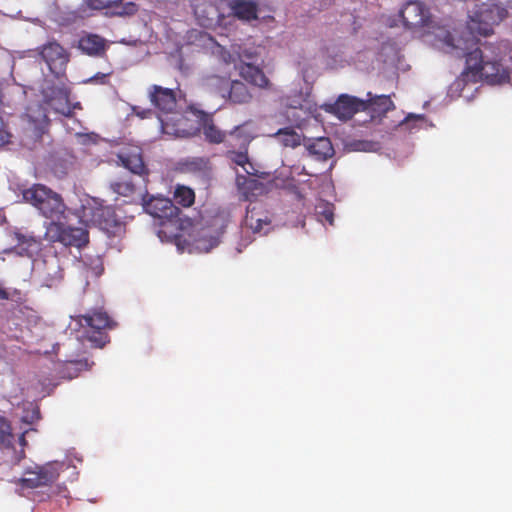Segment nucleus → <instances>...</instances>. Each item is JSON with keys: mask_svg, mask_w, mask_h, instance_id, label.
<instances>
[{"mask_svg": "<svg viewBox=\"0 0 512 512\" xmlns=\"http://www.w3.org/2000/svg\"><path fill=\"white\" fill-rule=\"evenodd\" d=\"M77 321L81 327L87 329V340L97 348H103L110 341L107 330L116 326V322L102 308L78 315Z\"/></svg>", "mask_w": 512, "mask_h": 512, "instance_id": "nucleus-3", "label": "nucleus"}, {"mask_svg": "<svg viewBox=\"0 0 512 512\" xmlns=\"http://www.w3.org/2000/svg\"><path fill=\"white\" fill-rule=\"evenodd\" d=\"M236 185L238 192L245 200H251L264 192V185L255 178L237 175Z\"/></svg>", "mask_w": 512, "mask_h": 512, "instance_id": "nucleus-18", "label": "nucleus"}, {"mask_svg": "<svg viewBox=\"0 0 512 512\" xmlns=\"http://www.w3.org/2000/svg\"><path fill=\"white\" fill-rule=\"evenodd\" d=\"M245 225L254 233H258L263 230L264 226L270 225V220L258 217L254 210H248L245 216Z\"/></svg>", "mask_w": 512, "mask_h": 512, "instance_id": "nucleus-29", "label": "nucleus"}, {"mask_svg": "<svg viewBox=\"0 0 512 512\" xmlns=\"http://www.w3.org/2000/svg\"><path fill=\"white\" fill-rule=\"evenodd\" d=\"M110 189L121 196L130 197L133 196L137 187L136 184L131 179L120 178L110 183Z\"/></svg>", "mask_w": 512, "mask_h": 512, "instance_id": "nucleus-28", "label": "nucleus"}, {"mask_svg": "<svg viewBox=\"0 0 512 512\" xmlns=\"http://www.w3.org/2000/svg\"><path fill=\"white\" fill-rule=\"evenodd\" d=\"M109 76H110V73H96L94 76H92L88 80V82L99 83V84H107Z\"/></svg>", "mask_w": 512, "mask_h": 512, "instance_id": "nucleus-35", "label": "nucleus"}, {"mask_svg": "<svg viewBox=\"0 0 512 512\" xmlns=\"http://www.w3.org/2000/svg\"><path fill=\"white\" fill-rule=\"evenodd\" d=\"M217 90L222 98L233 104H247L253 98L250 89L240 80L217 78Z\"/></svg>", "mask_w": 512, "mask_h": 512, "instance_id": "nucleus-9", "label": "nucleus"}, {"mask_svg": "<svg viewBox=\"0 0 512 512\" xmlns=\"http://www.w3.org/2000/svg\"><path fill=\"white\" fill-rule=\"evenodd\" d=\"M80 219L82 222H91L111 232H115V229L121 226V221L113 207L103 206L94 200L82 205Z\"/></svg>", "mask_w": 512, "mask_h": 512, "instance_id": "nucleus-5", "label": "nucleus"}, {"mask_svg": "<svg viewBox=\"0 0 512 512\" xmlns=\"http://www.w3.org/2000/svg\"><path fill=\"white\" fill-rule=\"evenodd\" d=\"M410 120L421 121L422 117L421 116H415V115H409L408 117L405 118L404 123L408 124Z\"/></svg>", "mask_w": 512, "mask_h": 512, "instance_id": "nucleus-39", "label": "nucleus"}, {"mask_svg": "<svg viewBox=\"0 0 512 512\" xmlns=\"http://www.w3.org/2000/svg\"><path fill=\"white\" fill-rule=\"evenodd\" d=\"M138 8L135 3L129 2L127 3L121 11H118L117 13L119 15H133L137 12Z\"/></svg>", "mask_w": 512, "mask_h": 512, "instance_id": "nucleus-36", "label": "nucleus"}, {"mask_svg": "<svg viewBox=\"0 0 512 512\" xmlns=\"http://www.w3.org/2000/svg\"><path fill=\"white\" fill-rule=\"evenodd\" d=\"M175 134L178 135V136H191L194 133L186 132L185 130L176 129L175 130Z\"/></svg>", "mask_w": 512, "mask_h": 512, "instance_id": "nucleus-40", "label": "nucleus"}, {"mask_svg": "<svg viewBox=\"0 0 512 512\" xmlns=\"http://www.w3.org/2000/svg\"><path fill=\"white\" fill-rule=\"evenodd\" d=\"M133 112L139 116L141 119H144V118H149L151 117L152 115L155 114V111L153 110H150V109H142L138 106H135L133 107Z\"/></svg>", "mask_w": 512, "mask_h": 512, "instance_id": "nucleus-37", "label": "nucleus"}, {"mask_svg": "<svg viewBox=\"0 0 512 512\" xmlns=\"http://www.w3.org/2000/svg\"><path fill=\"white\" fill-rule=\"evenodd\" d=\"M35 51L53 75L60 77L65 73L69 62V53L58 42L48 41Z\"/></svg>", "mask_w": 512, "mask_h": 512, "instance_id": "nucleus-7", "label": "nucleus"}, {"mask_svg": "<svg viewBox=\"0 0 512 512\" xmlns=\"http://www.w3.org/2000/svg\"><path fill=\"white\" fill-rule=\"evenodd\" d=\"M27 433V431L23 432L20 436H19V443L22 447L26 446L27 445V441L25 439V434Z\"/></svg>", "mask_w": 512, "mask_h": 512, "instance_id": "nucleus-41", "label": "nucleus"}, {"mask_svg": "<svg viewBox=\"0 0 512 512\" xmlns=\"http://www.w3.org/2000/svg\"><path fill=\"white\" fill-rule=\"evenodd\" d=\"M322 215L324 217V219L330 224V225H333V222H334V214H333V211L330 209V208H326L324 209V211L322 212Z\"/></svg>", "mask_w": 512, "mask_h": 512, "instance_id": "nucleus-38", "label": "nucleus"}, {"mask_svg": "<svg viewBox=\"0 0 512 512\" xmlns=\"http://www.w3.org/2000/svg\"><path fill=\"white\" fill-rule=\"evenodd\" d=\"M220 243V233L212 232L210 228H202L194 240L195 249L208 253Z\"/></svg>", "mask_w": 512, "mask_h": 512, "instance_id": "nucleus-21", "label": "nucleus"}, {"mask_svg": "<svg viewBox=\"0 0 512 512\" xmlns=\"http://www.w3.org/2000/svg\"><path fill=\"white\" fill-rule=\"evenodd\" d=\"M400 16L407 28L427 27L431 23V13L426 5L418 0L408 1L400 10Z\"/></svg>", "mask_w": 512, "mask_h": 512, "instance_id": "nucleus-10", "label": "nucleus"}, {"mask_svg": "<svg viewBox=\"0 0 512 512\" xmlns=\"http://www.w3.org/2000/svg\"><path fill=\"white\" fill-rule=\"evenodd\" d=\"M364 110V100L348 94L340 95L335 103L330 106V112L341 120H349L357 112Z\"/></svg>", "mask_w": 512, "mask_h": 512, "instance_id": "nucleus-13", "label": "nucleus"}, {"mask_svg": "<svg viewBox=\"0 0 512 512\" xmlns=\"http://www.w3.org/2000/svg\"><path fill=\"white\" fill-rule=\"evenodd\" d=\"M158 118H159V120H160V122H161V128H162V130H163L164 132H166V133H170V132L168 131V124H167V123H166V122H165V121H164L160 116H158Z\"/></svg>", "mask_w": 512, "mask_h": 512, "instance_id": "nucleus-42", "label": "nucleus"}, {"mask_svg": "<svg viewBox=\"0 0 512 512\" xmlns=\"http://www.w3.org/2000/svg\"><path fill=\"white\" fill-rule=\"evenodd\" d=\"M151 104L163 114L173 113L177 106L176 94L173 89L159 85H151L148 89Z\"/></svg>", "mask_w": 512, "mask_h": 512, "instance_id": "nucleus-11", "label": "nucleus"}, {"mask_svg": "<svg viewBox=\"0 0 512 512\" xmlns=\"http://www.w3.org/2000/svg\"><path fill=\"white\" fill-rule=\"evenodd\" d=\"M309 154L318 160H327L334 154L332 143L327 137H319L306 145Z\"/></svg>", "mask_w": 512, "mask_h": 512, "instance_id": "nucleus-20", "label": "nucleus"}, {"mask_svg": "<svg viewBox=\"0 0 512 512\" xmlns=\"http://www.w3.org/2000/svg\"><path fill=\"white\" fill-rule=\"evenodd\" d=\"M121 164L133 174L142 178L143 187L147 186L149 170L146 167L139 147L124 150L119 155Z\"/></svg>", "mask_w": 512, "mask_h": 512, "instance_id": "nucleus-12", "label": "nucleus"}, {"mask_svg": "<svg viewBox=\"0 0 512 512\" xmlns=\"http://www.w3.org/2000/svg\"><path fill=\"white\" fill-rule=\"evenodd\" d=\"M59 474V465L56 463L26 469L23 477L17 482L18 491L20 494H24L26 490L51 485L58 479Z\"/></svg>", "mask_w": 512, "mask_h": 512, "instance_id": "nucleus-6", "label": "nucleus"}, {"mask_svg": "<svg viewBox=\"0 0 512 512\" xmlns=\"http://www.w3.org/2000/svg\"><path fill=\"white\" fill-rule=\"evenodd\" d=\"M50 106L58 113L70 116L71 115V108L68 105V96L61 94V97L56 101L55 99H51Z\"/></svg>", "mask_w": 512, "mask_h": 512, "instance_id": "nucleus-30", "label": "nucleus"}, {"mask_svg": "<svg viewBox=\"0 0 512 512\" xmlns=\"http://www.w3.org/2000/svg\"><path fill=\"white\" fill-rule=\"evenodd\" d=\"M227 135L235 139V145L239 147V149H248L250 142L253 140V132L248 127V123H244L234 127Z\"/></svg>", "mask_w": 512, "mask_h": 512, "instance_id": "nucleus-24", "label": "nucleus"}, {"mask_svg": "<svg viewBox=\"0 0 512 512\" xmlns=\"http://www.w3.org/2000/svg\"><path fill=\"white\" fill-rule=\"evenodd\" d=\"M46 237L51 242H59L66 247L81 249L89 243V232L85 227L72 226L58 221H51L46 227Z\"/></svg>", "mask_w": 512, "mask_h": 512, "instance_id": "nucleus-4", "label": "nucleus"}, {"mask_svg": "<svg viewBox=\"0 0 512 512\" xmlns=\"http://www.w3.org/2000/svg\"><path fill=\"white\" fill-rule=\"evenodd\" d=\"M174 201L182 207H191L195 202V192L185 185H177L173 194Z\"/></svg>", "mask_w": 512, "mask_h": 512, "instance_id": "nucleus-27", "label": "nucleus"}, {"mask_svg": "<svg viewBox=\"0 0 512 512\" xmlns=\"http://www.w3.org/2000/svg\"><path fill=\"white\" fill-rule=\"evenodd\" d=\"M26 115L30 124L33 125L35 135L41 136L50 122L45 109L41 105H37L36 108H29Z\"/></svg>", "mask_w": 512, "mask_h": 512, "instance_id": "nucleus-22", "label": "nucleus"}, {"mask_svg": "<svg viewBox=\"0 0 512 512\" xmlns=\"http://www.w3.org/2000/svg\"><path fill=\"white\" fill-rule=\"evenodd\" d=\"M273 136L286 148H296L302 143V136L292 127L279 129Z\"/></svg>", "mask_w": 512, "mask_h": 512, "instance_id": "nucleus-23", "label": "nucleus"}, {"mask_svg": "<svg viewBox=\"0 0 512 512\" xmlns=\"http://www.w3.org/2000/svg\"><path fill=\"white\" fill-rule=\"evenodd\" d=\"M247 150L248 149H240L239 151L228 150L226 153V157L232 163L241 166L247 174L251 175L253 174L254 167L252 163L249 161Z\"/></svg>", "mask_w": 512, "mask_h": 512, "instance_id": "nucleus-26", "label": "nucleus"}, {"mask_svg": "<svg viewBox=\"0 0 512 512\" xmlns=\"http://www.w3.org/2000/svg\"><path fill=\"white\" fill-rule=\"evenodd\" d=\"M228 7L237 19L250 22L258 19V5L252 0H230Z\"/></svg>", "mask_w": 512, "mask_h": 512, "instance_id": "nucleus-17", "label": "nucleus"}, {"mask_svg": "<svg viewBox=\"0 0 512 512\" xmlns=\"http://www.w3.org/2000/svg\"><path fill=\"white\" fill-rule=\"evenodd\" d=\"M368 99L364 100L365 112L369 113L372 119L382 118L386 113L395 108L390 96L379 95L372 97L371 92L367 94Z\"/></svg>", "mask_w": 512, "mask_h": 512, "instance_id": "nucleus-16", "label": "nucleus"}, {"mask_svg": "<svg viewBox=\"0 0 512 512\" xmlns=\"http://www.w3.org/2000/svg\"><path fill=\"white\" fill-rule=\"evenodd\" d=\"M143 209L155 218L172 221L179 216V209L174 203L164 197L149 196L147 186L139 193Z\"/></svg>", "mask_w": 512, "mask_h": 512, "instance_id": "nucleus-8", "label": "nucleus"}, {"mask_svg": "<svg viewBox=\"0 0 512 512\" xmlns=\"http://www.w3.org/2000/svg\"><path fill=\"white\" fill-rule=\"evenodd\" d=\"M238 72L242 79L260 89H271L272 84L262 68L253 62L243 61L239 63Z\"/></svg>", "mask_w": 512, "mask_h": 512, "instance_id": "nucleus-15", "label": "nucleus"}, {"mask_svg": "<svg viewBox=\"0 0 512 512\" xmlns=\"http://www.w3.org/2000/svg\"><path fill=\"white\" fill-rule=\"evenodd\" d=\"M13 440L10 423L0 416V444L10 445Z\"/></svg>", "mask_w": 512, "mask_h": 512, "instance_id": "nucleus-31", "label": "nucleus"}, {"mask_svg": "<svg viewBox=\"0 0 512 512\" xmlns=\"http://www.w3.org/2000/svg\"><path fill=\"white\" fill-rule=\"evenodd\" d=\"M73 368L76 371H80L83 369L88 368V362L87 360H76V361H70L67 363L66 369Z\"/></svg>", "mask_w": 512, "mask_h": 512, "instance_id": "nucleus-34", "label": "nucleus"}, {"mask_svg": "<svg viewBox=\"0 0 512 512\" xmlns=\"http://www.w3.org/2000/svg\"><path fill=\"white\" fill-rule=\"evenodd\" d=\"M187 172L196 173L202 176H209L212 170L211 163L208 158L195 157L188 159L183 164Z\"/></svg>", "mask_w": 512, "mask_h": 512, "instance_id": "nucleus-25", "label": "nucleus"}, {"mask_svg": "<svg viewBox=\"0 0 512 512\" xmlns=\"http://www.w3.org/2000/svg\"><path fill=\"white\" fill-rule=\"evenodd\" d=\"M102 271H103V268H100V271L97 273V275L101 274Z\"/></svg>", "mask_w": 512, "mask_h": 512, "instance_id": "nucleus-45", "label": "nucleus"}, {"mask_svg": "<svg viewBox=\"0 0 512 512\" xmlns=\"http://www.w3.org/2000/svg\"><path fill=\"white\" fill-rule=\"evenodd\" d=\"M79 48L87 55L102 56L106 51V41L99 35L89 34L79 40Z\"/></svg>", "mask_w": 512, "mask_h": 512, "instance_id": "nucleus-19", "label": "nucleus"}, {"mask_svg": "<svg viewBox=\"0 0 512 512\" xmlns=\"http://www.w3.org/2000/svg\"><path fill=\"white\" fill-rule=\"evenodd\" d=\"M239 57H240V63H243V61H247V62H253L255 64L257 57H258V53L252 49H243L240 52Z\"/></svg>", "mask_w": 512, "mask_h": 512, "instance_id": "nucleus-33", "label": "nucleus"}, {"mask_svg": "<svg viewBox=\"0 0 512 512\" xmlns=\"http://www.w3.org/2000/svg\"><path fill=\"white\" fill-rule=\"evenodd\" d=\"M33 413L36 415V418H39V411L38 410L34 411Z\"/></svg>", "mask_w": 512, "mask_h": 512, "instance_id": "nucleus-43", "label": "nucleus"}, {"mask_svg": "<svg viewBox=\"0 0 512 512\" xmlns=\"http://www.w3.org/2000/svg\"><path fill=\"white\" fill-rule=\"evenodd\" d=\"M506 8L494 3L476 5L469 16L467 27L453 46L463 52L466 66L460 78V83L485 81L489 85H502L510 81V70L500 63L495 53L496 47L490 43H480L476 35L489 36L495 25L506 18Z\"/></svg>", "mask_w": 512, "mask_h": 512, "instance_id": "nucleus-1", "label": "nucleus"}, {"mask_svg": "<svg viewBox=\"0 0 512 512\" xmlns=\"http://www.w3.org/2000/svg\"><path fill=\"white\" fill-rule=\"evenodd\" d=\"M191 111L198 118L202 133L208 143L220 144L225 141L227 133L215 125L211 114L192 108Z\"/></svg>", "mask_w": 512, "mask_h": 512, "instance_id": "nucleus-14", "label": "nucleus"}, {"mask_svg": "<svg viewBox=\"0 0 512 512\" xmlns=\"http://www.w3.org/2000/svg\"><path fill=\"white\" fill-rule=\"evenodd\" d=\"M510 59L512 61V49L510 50Z\"/></svg>", "mask_w": 512, "mask_h": 512, "instance_id": "nucleus-44", "label": "nucleus"}, {"mask_svg": "<svg viewBox=\"0 0 512 512\" xmlns=\"http://www.w3.org/2000/svg\"><path fill=\"white\" fill-rule=\"evenodd\" d=\"M121 0H87L88 6L92 9L102 10L117 6Z\"/></svg>", "mask_w": 512, "mask_h": 512, "instance_id": "nucleus-32", "label": "nucleus"}, {"mask_svg": "<svg viewBox=\"0 0 512 512\" xmlns=\"http://www.w3.org/2000/svg\"><path fill=\"white\" fill-rule=\"evenodd\" d=\"M26 203L35 207L42 216L51 221L66 219L70 212L63 197L44 184H33L22 192Z\"/></svg>", "mask_w": 512, "mask_h": 512, "instance_id": "nucleus-2", "label": "nucleus"}]
</instances>
